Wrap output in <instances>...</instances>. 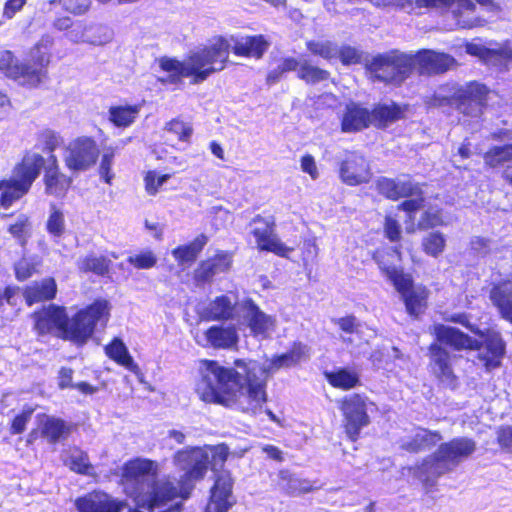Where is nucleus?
Segmentation results:
<instances>
[{"label": "nucleus", "instance_id": "10", "mask_svg": "<svg viewBox=\"0 0 512 512\" xmlns=\"http://www.w3.org/2000/svg\"><path fill=\"white\" fill-rule=\"evenodd\" d=\"M374 407L368 397L351 394L343 398L340 410L344 416V426L348 437L356 441L362 428L370 423L368 412Z\"/></svg>", "mask_w": 512, "mask_h": 512}, {"label": "nucleus", "instance_id": "40", "mask_svg": "<svg viewBox=\"0 0 512 512\" xmlns=\"http://www.w3.org/2000/svg\"><path fill=\"white\" fill-rule=\"evenodd\" d=\"M371 124L386 126L401 118L402 110L396 104H383L376 106L371 112Z\"/></svg>", "mask_w": 512, "mask_h": 512}, {"label": "nucleus", "instance_id": "15", "mask_svg": "<svg viewBox=\"0 0 512 512\" xmlns=\"http://www.w3.org/2000/svg\"><path fill=\"white\" fill-rule=\"evenodd\" d=\"M251 224L256 225L252 234L260 250L273 252L281 257H286L293 249L282 243L274 232L275 220L273 216L262 217L257 215Z\"/></svg>", "mask_w": 512, "mask_h": 512}, {"label": "nucleus", "instance_id": "49", "mask_svg": "<svg viewBox=\"0 0 512 512\" xmlns=\"http://www.w3.org/2000/svg\"><path fill=\"white\" fill-rule=\"evenodd\" d=\"M68 465L73 471L81 474H90V471L93 469L88 455L81 450L71 452Z\"/></svg>", "mask_w": 512, "mask_h": 512}, {"label": "nucleus", "instance_id": "45", "mask_svg": "<svg viewBox=\"0 0 512 512\" xmlns=\"http://www.w3.org/2000/svg\"><path fill=\"white\" fill-rule=\"evenodd\" d=\"M8 231L19 241L21 246H24L31 235V222L29 217L25 214H20L15 223L8 227Z\"/></svg>", "mask_w": 512, "mask_h": 512}, {"label": "nucleus", "instance_id": "6", "mask_svg": "<svg viewBox=\"0 0 512 512\" xmlns=\"http://www.w3.org/2000/svg\"><path fill=\"white\" fill-rule=\"evenodd\" d=\"M53 37L44 35L30 52L34 66L15 61L12 52L0 51V70L21 85L35 87L46 77L45 67L50 62L49 50L53 45Z\"/></svg>", "mask_w": 512, "mask_h": 512}, {"label": "nucleus", "instance_id": "4", "mask_svg": "<svg viewBox=\"0 0 512 512\" xmlns=\"http://www.w3.org/2000/svg\"><path fill=\"white\" fill-rule=\"evenodd\" d=\"M433 333L436 343L442 347L446 345L455 350H476L477 364L485 367L487 371L498 367L505 353V343L500 334L494 331L488 332L481 343L460 330L443 324L434 325Z\"/></svg>", "mask_w": 512, "mask_h": 512}, {"label": "nucleus", "instance_id": "16", "mask_svg": "<svg viewBox=\"0 0 512 512\" xmlns=\"http://www.w3.org/2000/svg\"><path fill=\"white\" fill-rule=\"evenodd\" d=\"M234 481L230 472L221 471L217 474L215 484L211 489L210 500L206 512H228L236 503L232 493Z\"/></svg>", "mask_w": 512, "mask_h": 512}, {"label": "nucleus", "instance_id": "1", "mask_svg": "<svg viewBox=\"0 0 512 512\" xmlns=\"http://www.w3.org/2000/svg\"><path fill=\"white\" fill-rule=\"evenodd\" d=\"M309 348L295 343L288 352L273 357L268 364L238 359L233 367L217 361L201 360L195 392L201 401L255 415L267 401V375L309 359Z\"/></svg>", "mask_w": 512, "mask_h": 512}, {"label": "nucleus", "instance_id": "44", "mask_svg": "<svg viewBox=\"0 0 512 512\" xmlns=\"http://www.w3.org/2000/svg\"><path fill=\"white\" fill-rule=\"evenodd\" d=\"M47 232L54 238L61 237L65 232V217L63 212L51 204L50 214L46 222Z\"/></svg>", "mask_w": 512, "mask_h": 512}, {"label": "nucleus", "instance_id": "27", "mask_svg": "<svg viewBox=\"0 0 512 512\" xmlns=\"http://www.w3.org/2000/svg\"><path fill=\"white\" fill-rule=\"evenodd\" d=\"M377 190L388 199L397 200L402 197H410L418 193V184L411 180L390 179L381 177L377 180Z\"/></svg>", "mask_w": 512, "mask_h": 512}, {"label": "nucleus", "instance_id": "7", "mask_svg": "<svg viewBox=\"0 0 512 512\" xmlns=\"http://www.w3.org/2000/svg\"><path fill=\"white\" fill-rule=\"evenodd\" d=\"M110 306L107 300H96L79 310L72 318L67 317L64 327V340L77 346L85 345L93 336L98 325L105 326L109 320Z\"/></svg>", "mask_w": 512, "mask_h": 512}, {"label": "nucleus", "instance_id": "32", "mask_svg": "<svg viewBox=\"0 0 512 512\" xmlns=\"http://www.w3.org/2000/svg\"><path fill=\"white\" fill-rule=\"evenodd\" d=\"M490 300L502 318L512 323V279L495 285L490 290Z\"/></svg>", "mask_w": 512, "mask_h": 512}, {"label": "nucleus", "instance_id": "12", "mask_svg": "<svg viewBox=\"0 0 512 512\" xmlns=\"http://www.w3.org/2000/svg\"><path fill=\"white\" fill-rule=\"evenodd\" d=\"M340 180L349 186L368 183L372 178L369 161L358 151L345 150L338 156Z\"/></svg>", "mask_w": 512, "mask_h": 512}, {"label": "nucleus", "instance_id": "24", "mask_svg": "<svg viewBox=\"0 0 512 512\" xmlns=\"http://www.w3.org/2000/svg\"><path fill=\"white\" fill-rule=\"evenodd\" d=\"M398 249H389L388 251H376L373 259L377 263L380 270L393 283L395 289H403L408 284V274L401 269L390 264V259L399 258Z\"/></svg>", "mask_w": 512, "mask_h": 512}, {"label": "nucleus", "instance_id": "60", "mask_svg": "<svg viewBox=\"0 0 512 512\" xmlns=\"http://www.w3.org/2000/svg\"><path fill=\"white\" fill-rule=\"evenodd\" d=\"M497 441L503 449L512 452V427L500 428L497 432Z\"/></svg>", "mask_w": 512, "mask_h": 512}, {"label": "nucleus", "instance_id": "61", "mask_svg": "<svg viewBox=\"0 0 512 512\" xmlns=\"http://www.w3.org/2000/svg\"><path fill=\"white\" fill-rule=\"evenodd\" d=\"M301 169L303 172L309 174L312 179H317L319 177V172L317 169V165L315 159L312 155L307 154L301 159Z\"/></svg>", "mask_w": 512, "mask_h": 512}, {"label": "nucleus", "instance_id": "38", "mask_svg": "<svg viewBox=\"0 0 512 512\" xmlns=\"http://www.w3.org/2000/svg\"><path fill=\"white\" fill-rule=\"evenodd\" d=\"M229 267L230 259L226 255L203 262L195 271V279L202 283L208 282L214 275L228 270Z\"/></svg>", "mask_w": 512, "mask_h": 512}, {"label": "nucleus", "instance_id": "19", "mask_svg": "<svg viewBox=\"0 0 512 512\" xmlns=\"http://www.w3.org/2000/svg\"><path fill=\"white\" fill-rule=\"evenodd\" d=\"M125 506L123 501L96 491L75 500V507L79 512H121Z\"/></svg>", "mask_w": 512, "mask_h": 512}, {"label": "nucleus", "instance_id": "47", "mask_svg": "<svg viewBox=\"0 0 512 512\" xmlns=\"http://www.w3.org/2000/svg\"><path fill=\"white\" fill-rule=\"evenodd\" d=\"M307 48L312 54L327 60L338 56V47L331 41H309Z\"/></svg>", "mask_w": 512, "mask_h": 512}, {"label": "nucleus", "instance_id": "9", "mask_svg": "<svg viewBox=\"0 0 512 512\" xmlns=\"http://www.w3.org/2000/svg\"><path fill=\"white\" fill-rule=\"evenodd\" d=\"M415 69L413 55L391 51L373 58L369 70L373 76L385 83L401 84Z\"/></svg>", "mask_w": 512, "mask_h": 512}, {"label": "nucleus", "instance_id": "39", "mask_svg": "<svg viewBox=\"0 0 512 512\" xmlns=\"http://www.w3.org/2000/svg\"><path fill=\"white\" fill-rule=\"evenodd\" d=\"M207 241L208 239L205 235H200L190 244L175 248L172 251V255L180 264L192 263L196 260Z\"/></svg>", "mask_w": 512, "mask_h": 512}, {"label": "nucleus", "instance_id": "64", "mask_svg": "<svg viewBox=\"0 0 512 512\" xmlns=\"http://www.w3.org/2000/svg\"><path fill=\"white\" fill-rule=\"evenodd\" d=\"M471 249L479 255H486L490 251V241L482 237H473L471 239Z\"/></svg>", "mask_w": 512, "mask_h": 512}, {"label": "nucleus", "instance_id": "28", "mask_svg": "<svg viewBox=\"0 0 512 512\" xmlns=\"http://www.w3.org/2000/svg\"><path fill=\"white\" fill-rule=\"evenodd\" d=\"M371 125L370 111L355 103L346 106L341 127L346 133L358 132Z\"/></svg>", "mask_w": 512, "mask_h": 512}, {"label": "nucleus", "instance_id": "5", "mask_svg": "<svg viewBox=\"0 0 512 512\" xmlns=\"http://www.w3.org/2000/svg\"><path fill=\"white\" fill-rule=\"evenodd\" d=\"M475 450L474 440L467 437L454 438L440 444L433 455L425 458L421 464L410 467L409 472L426 486H433L440 476L453 471Z\"/></svg>", "mask_w": 512, "mask_h": 512}, {"label": "nucleus", "instance_id": "25", "mask_svg": "<svg viewBox=\"0 0 512 512\" xmlns=\"http://www.w3.org/2000/svg\"><path fill=\"white\" fill-rule=\"evenodd\" d=\"M51 163L45 168V192L57 198L64 197L69 190L72 179L59 170L56 157L51 155Z\"/></svg>", "mask_w": 512, "mask_h": 512}, {"label": "nucleus", "instance_id": "17", "mask_svg": "<svg viewBox=\"0 0 512 512\" xmlns=\"http://www.w3.org/2000/svg\"><path fill=\"white\" fill-rule=\"evenodd\" d=\"M488 90L485 85L472 82L458 92L457 108L464 117L478 119L483 112Z\"/></svg>", "mask_w": 512, "mask_h": 512}, {"label": "nucleus", "instance_id": "34", "mask_svg": "<svg viewBox=\"0 0 512 512\" xmlns=\"http://www.w3.org/2000/svg\"><path fill=\"white\" fill-rule=\"evenodd\" d=\"M402 296L410 315L418 316L426 306L427 291L422 287H414L410 275L408 284L403 289H396Z\"/></svg>", "mask_w": 512, "mask_h": 512}, {"label": "nucleus", "instance_id": "37", "mask_svg": "<svg viewBox=\"0 0 512 512\" xmlns=\"http://www.w3.org/2000/svg\"><path fill=\"white\" fill-rule=\"evenodd\" d=\"M141 105H116L109 108V120L116 127H129L139 116Z\"/></svg>", "mask_w": 512, "mask_h": 512}, {"label": "nucleus", "instance_id": "52", "mask_svg": "<svg viewBox=\"0 0 512 512\" xmlns=\"http://www.w3.org/2000/svg\"><path fill=\"white\" fill-rule=\"evenodd\" d=\"M170 178V175H158L155 171H149L145 177V189L148 194L155 195L158 189Z\"/></svg>", "mask_w": 512, "mask_h": 512}, {"label": "nucleus", "instance_id": "56", "mask_svg": "<svg viewBox=\"0 0 512 512\" xmlns=\"http://www.w3.org/2000/svg\"><path fill=\"white\" fill-rule=\"evenodd\" d=\"M63 8L73 14H82L90 6V0H59Z\"/></svg>", "mask_w": 512, "mask_h": 512}, {"label": "nucleus", "instance_id": "18", "mask_svg": "<svg viewBox=\"0 0 512 512\" xmlns=\"http://www.w3.org/2000/svg\"><path fill=\"white\" fill-rule=\"evenodd\" d=\"M34 328L39 334H48L56 331L64 339V327L67 322L65 307L49 305L36 311L32 315Z\"/></svg>", "mask_w": 512, "mask_h": 512}, {"label": "nucleus", "instance_id": "13", "mask_svg": "<svg viewBox=\"0 0 512 512\" xmlns=\"http://www.w3.org/2000/svg\"><path fill=\"white\" fill-rule=\"evenodd\" d=\"M99 157L96 142L90 137H78L67 145L64 153L66 167L74 172L86 171Z\"/></svg>", "mask_w": 512, "mask_h": 512}, {"label": "nucleus", "instance_id": "42", "mask_svg": "<svg viewBox=\"0 0 512 512\" xmlns=\"http://www.w3.org/2000/svg\"><path fill=\"white\" fill-rule=\"evenodd\" d=\"M79 269L84 272H93L103 276L108 273L111 261L105 256L87 255L79 261Z\"/></svg>", "mask_w": 512, "mask_h": 512}, {"label": "nucleus", "instance_id": "63", "mask_svg": "<svg viewBox=\"0 0 512 512\" xmlns=\"http://www.w3.org/2000/svg\"><path fill=\"white\" fill-rule=\"evenodd\" d=\"M420 194H421V190L419 189L418 193L413 195L416 197L412 198V199L405 200L400 205V208H402L403 210H405L409 213H413V212L419 210L420 208H422L424 199Z\"/></svg>", "mask_w": 512, "mask_h": 512}, {"label": "nucleus", "instance_id": "54", "mask_svg": "<svg viewBox=\"0 0 512 512\" xmlns=\"http://www.w3.org/2000/svg\"><path fill=\"white\" fill-rule=\"evenodd\" d=\"M166 130L176 135L177 138L182 141L188 140L192 134V128L188 126L186 123L179 121L177 119H174L167 123Z\"/></svg>", "mask_w": 512, "mask_h": 512}, {"label": "nucleus", "instance_id": "33", "mask_svg": "<svg viewBox=\"0 0 512 512\" xmlns=\"http://www.w3.org/2000/svg\"><path fill=\"white\" fill-rule=\"evenodd\" d=\"M38 428L41 437L50 444H55L65 439L70 433L69 426L64 420L48 415H42L39 418Z\"/></svg>", "mask_w": 512, "mask_h": 512}, {"label": "nucleus", "instance_id": "8", "mask_svg": "<svg viewBox=\"0 0 512 512\" xmlns=\"http://www.w3.org/2000/svg\"><path fill=\"white\" fill-rule=\"evenodd\" d=\"M45 164L44 158L36 153L25 155L21 164L15 167L9 179L0 181V205L8 208L26 194Z\"/></svg>", "mask_w": 512, "mask_h": 512}, {"label": "nucleus", "instance_id": "11", "mask_svg": "<svg viewBox=\"0 0 512 512\" xmlns=\"http://www.w3.org/2000/svg\"><path fill=\"white\" fill-rule=\"evenodd\" d=\"M237 324L249 328L254 337L268 338L274 331L276 320L272 315L262 311L260 307L249 298L238 302Z\"/></svg>", "mask_w": 512, "mask_h": 512}, {"label": "nucleus", "instance_id": "55", "mask_svg": "<svg viewBox=\"0 0 512 512\" xmlns=\"http://www.w3.org/2000/svg\"><path fill=\"white\" fill-rule=\"evenodd\" d=\"M113 158H114L113 152L104 153L102 156V159H101L100 167H99V173H100L101 177L108 184H110L112 179L114 178V174L111 172V167L113 165Z\"/></svg>", "mask_w": 512, "mask_h": 512}, {"label": "nucleus", "instance_id": "50", "mask_svg": "<svg viewBox=\"0 0 512 512\" xmlns=\"http://www.w3.org/2000/svg\"><path fill=\"white\" fill-rule=\"evenodd\" d=\"M128 262L137 269H149L155 266L157 257L150 251H142L139 254L129 256Z\"/></svg>", "mask_w": 512, "mask_h": 512}, {"label": "nucleus", "instance_id": "62", "mask_svg": "<svg viewBox=\"0 0 512 512\" xmlns=\"http://www.w3.org/2000/svg\"><path fill=\"white\" fill-rule=\"evenodd\" d=\"M337 324L340 329L346 333L352 334L359 332V324L354 316L339 318Z\"/></svg>", "mask_w": 512, "mask_h": 512}, {"label": "nucleus", "instance_id": "53", "mask_svg": "<svg viewBox=\"0 0 512 512\" xmlns=\"http://www.w3.org/2000/svg\"><path fill=\"white\" fill-rule=\"evenodd\" d=\"M443 224V220L439 210H427L425 211L421 219L418 222V228L421 230H426L429 228H434L436 226H440Z\"/></svg>", "mask_w": 512, "mask_h": 512}, {"label": "nucleus", "instance_id": "35", "mask_svg": "<svg viewBox=\"0 0 512 512\" xmlns=\"http://www.w3.org/2000/svg\"><path fill=\"white\" fill-rule=\"evenodd\" d=\"M277 487L289 496H299L312 491L313 485L306 479H300L288 470L278 473Z\"/></svg>", "mask_w": 512, "mask_h": 512}, {"label": "nucleus", "instance_id": "3", "mask_svg": "<svg viewBox=\"0 0 512 512\" xmlns=\"http://www.w3.org/2000/svg\"><path fill=\"white\" fill-rule=\"evenodd\" d=\"M230 43L219 37L213 44L191 53L185 60L161 58L160 68L166 75L159 77L162 83L178 84L182 78H192L193 84L205 81L212 73L221 71L229 58Z\"/></svg>", "mask_w": 512, "mask_h": 512}, {"label": "nucleus", "instance_id": "57", "mask_svg": "<svg viewBox=\"0 0 512 512\" xmlns=\"http://www.w3.org/2000/svg\"><path fill=\"white\" fill-rule=\"evenodd\" d=\"M338 56L340 60L345 65L355 64L360 62V54L359 52L350 46H343L341 49H338Z\"/></svg>", "mask_w": 512, "mask_h": 512}, {"label": "nucleus", "instance_id": "31", "mask_svg": "<svg viewBox=\"0 0 512 512\" xmlns=\"http://www.w3.org/2000/svg\"><path fill=\"white\" fill-rule=\"evenodd\" d=\"M207 344L215 349H231L234 348L239 337L234 326H211L205 332Z\"/></svg>", "mask_w": 512, "mask_h": 512}, {"label": "nucleus", "instance_id": "22", "mask_svg": "<svg viewBox=\"0 0 512 512\" xmlns=\"http://www.w3.org/2000/svg\"><path fill=\"white\" fill-rule=\"evenodd\" d=\"M283 69L295 71L299 79L312 85L326 81L330 76L327 70L311 64V62L303 56L299 58H285Z\"/></svg>", "mask_w": 512, "mask_h": 512}, {"label": "nucleus", "instance_id": "41", "mask_svg": "<svg viewBox=\"0 0 512 512\" xmlns=\"http://www.w3.org/2000/svg\"><path fill=\"white\" fill-rule=\"evenodd\" d=\"M107 356L118 364L126 367L127 369L134 371L137 365L134 363L133 358L129 355L128 349L123 341L119 338H115L109 345L105 347Z\"/></svg>", "mask_w": 512, "mask_h": 512}, {"label": "nucleus", "instance_id": "36", "mask_svg": "<svg viewBox=\"0 0 512 512\" xmlns=\"http://www.w3.org/2000/svg\"><path fill=\"white\" fill-rule=\"evenodd\" d=\"M324 376L331 386L342 390H350L360 384L359 374L350 368H336L333 371H326Z\"/></svg>", "mask_w": 512, "mask_h": 512}, {"label": "nucleus", "instance_id": "48", "mask_svg": "<svg viewBox=\"0 0 512 512\" xmlns=\"http://www.w3.org/2000/svg\"><path fill=\"white\" fill-rule=\"evenodd\" d=\"M41 261L37 257L22 258L15 264V276L19 281H24L37 272Z\"/></svg>", "mask_w": 512, "mask_h": 512}, {"label": "nucleus", "instance_id": "2", "mask_svg": "<svg viewBox=\"0 0 512 512\" xmlns=\"http://www.w3.org/2000/svg\"><path fill=\"white\" fill-rule=\"evenodd\" d=\"M209 456V451L201 447L177 451L173 463L183 471L178 480L170 476L159 478L160 469L156 461L145 458L131 460L123 468L125 492L139 507L149 512H181L195 483L204 478Z\"/></svg>", "mask_w": 512, "mask_h": 512}, {"label": "nucleus", "instance_id": "29", "mask_svg": "<svg viewBox=\"0 0 512 512\" xmlns=\"http://www.w3.org/2000/svg\"><path fill=\"white\" fill-rule=\"evenodd\" d=\"M441 439L440 433L419 428L413 435L404 437L400 447L407 452L418 453L435 446Z\"/></svg>", "mask_w": 512, "mask_h": 512}, {"label": "nucleus", "instance_id": "51", "mask_svg": "<svg viewBox=\"0 0 512 512\" xmlns=\"http://www.w3.org/2000/svg\"><path fill=\"white\" fill-rule=\"evenodd\" d=\"M90 30H94V34L87 37V42L93 45H104L110 42L113 38V32L106 26H95L90 28Z\"/></svg>", "mask_w": 512, "mask_h": 512}, {"label": "nucleus", "instance_id": "59", "mask_svg": "<svg viewBox=\"0 0 512 512\" xmlns=\"http://www.w3.org/2000/svg\"><path fill=\"white\" fill-rule=\"evenodd\" d=\"M384 229H385V234L389 240L398 241L400 239V235H401L400 225L394 218H392L390 216H387L385 218Z\"/></svg>", "mask_w": 512, "mask_h": 512}, {"label": "nucleus", "instance_id": "58", "mask_svg": "<svg viewBox=\"0 0 512 512\" xmlns=\"http://www.w3.org/2000/svg\"><path fill=\"white\" fill-rule=\"evenodd\" d=\"M32 413H33V410H27V411H23L21 414L17 415L13 419V422L11 425V433L12 434L22 433L26 428V424L31 419Z\"/></svg>", "mask_w": 512, "mask_h": 512}, {"label": "nucleus", "instance_id": "20", "mask_svg": "<svg viewBox=\"0 0 512 512\" xmlns=\"http://www.w3.org/2000/svg\"><path fill=\"white\" fill-rule=\"evenodd\" d=\"M429 366L432 373L443 383L451 385L455 376L452 369V356L438 343L429 347Z\"/></svg>", "mask_w": 512, "mask_h": 512}, {"label": "nucleus", "instance_id": "26", "mask_svg": "<svg viewBox=\"0 0 512 512\" xmlns=\"http://www.w3.org/2000/svg\"><path fill=\"white\" fill-rule=\"evenodd\" d=\"M232 51L237 56L260 59L270 44L263 35L231 37Z\"/></svg>", "mask_w": 512, "mask_h": 512}, {"label": "nucleus", "instance_id": "14", "mask_svg": "<svg viewBox=\"0 0 512 512\" xmlns=\"http://www.w3.org/2000/svg\"><path fill=\"white\" fill-rule=\"evenodd\" d=\"M420 7L445 8L461 28H473L481 25L476 15V5L471 0H416Z\"/></svg>", "mask_w": 512, "mask_h": 512}, {"label": "nucleus", "instance_id": "21", "mask_svg": "<svg viewBox=\"0 0 512 512\" xmlns=\"http://www.w3.org/2000/svg\"><path fill=\"white\" fill-rule=\"evenodd\" d=\"M238 302L227 295L217 296L203 308L201 316L207 321H237Z\"/></svg>", "mask_w": 512, "mask_h": 512}, {"label": "nucleus", "instance_id": "30", "mask_svg": "<svg viewBox=\"0 0 512 512\" xmlns=\"http://www.w3.org/2000/svg\"><path fill=\"white\" fill-rule=\"evenodd\" d=\"M57 292V285L53 278H45L41 281L32 282L23 291V297L28 306L42 301L54 299Z\"/></svg>", "mask_w": 512, "mask_h": 512}, {"label": "nucleus", "instance_id": "46", "mask_svg": "<svg viewBox=\"0 0 512 512\" xmlns=\"http://www.w3.org/2000/svg\"><path fill=\"white\" fill-rule=\"evenodd\" d=\"M422 245L426 254L437 257L444 251L446 239L442 233L432 232L423 238Z\"/></svg>", "mask_w": 512, "mask_h": 512}, {"label": "nucleus", "instance_id": "23", "mask_svg": "<svg viewBox=\"0 0 512 512\" xmlns=\"http://www.w3.org/2000/svg\"><path fill=\"white\" fill-rule=\"evenodd\" d=\"M413 58L415 59V68L417 67L421 74L443 73L454 63V59L450 55L433 50H424L413 55Z\"/></svg>", "mask_w": 512, "mask_h": 512}, {"label": "nucleus", "instance_id": "43", "mask_svg": "<svg viewBox=\"0 0 512 512\" xmlns=\"http://www.w3.org/2000/svg\"><path fill=\"white\" fill-rule=\"evenodd\" d=\"M484 161L493 168L512 161V144L492 147L484 154Z\"/></svg>", "mask_w": 512, "mask_h": 512}]
</instances>
